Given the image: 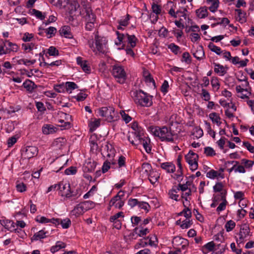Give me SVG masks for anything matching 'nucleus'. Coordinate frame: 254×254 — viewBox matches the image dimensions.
Returning a JSON list of instances; mask_svg holds the SVG:
<instances>
[{"instance_id":"nucleus-15","label":"nucleus","mask_w":254,"mask_h":254,"mask_svg":"<svg viewBox=\"0 0 254 254\" xmlns=\"http://www.w3.org/2000/svg\"><path fill=\"white\" fill-rule=\"evenodd\" d=\"M66 142L65 138L63 137H59L56 138L52 143L53 146L57 149H62L64 147Z\"/></svg>"},{"instance_id":"nucleus-21","label":"nucleus","mask_w":254,"mask_h":254,"mask_svg":"<svg viewBox=\"0 0 254 254\" xmlns=\"http://www.w3.org/2000/svg\"><path fill=\"white\" fill-rule=\"evenodd\" d=\"M23 86L30 92H32L34 89L37 87L34 82L29 79H26L23 83Z\"/></svg>"},{"instance_id":"nucleus-32","label":"nucleus","mask_w":254,"mask_h":254,"mask_svg":"<svg viewBox=\"0 0 254 254\" xmlns=\"http://www.w3.org/2000/svg\"><path fill=\"white\" fill-rule=\"evenodd\" d=\"M178 191L177 188H173L171 190H170L168 192L170 198L172 199H174L176 201H178V197H179V195L177 194Z\"/></svg>"},{"instance_id":"nucleus-45","label":"nucleus","mask_w":254,"mask_h":254,"mask_svg":"<svg viewBox=\"0 0 254 254\" xmlns=\"http://www.w3.org/2000/svg\"><path fill=\"white\" fill-rule=\"evenodd\" d=\"M236 226V223L233 220L228 221L225 225V228L227 232L232 231Z\"/></svg>"},{"instance_id":"nucleus-42","label":"nucleus","mask_w":254,"mask_h":254,"mask_svg":"<svg viewBox=\"0 0 254 254\" xmlns=\"http://www.w3.org/2000/svg\"><path fill=\"white\" fill-rule=\"evenodd\" d=\"M192 134L196 138H199L203 135V132L200 127H196L194 128Z\"/></svg>"},{"instance_id":"nucleus-1","label":"nucleus","mask_w":254,"mask_h":254,"mask_svg":"<svg viewBox=\"0 0 254 254\" xmlns=\"http://www.w3.org/2000/svg\"><path fill=\"white\" fill-rule=\"evenodd\" d=\"M150 128L152 134L158 137L162 141L174 142V137L176 136L174 131L171 130V127H151Z\"/></svg>"},{"instance_id":"nucleus-60","label":"nucleus","mask_w":254,"mask_h":254,"mask_svg":"<svg viewBox=\"0 0 254 254\" xmlns=\"http://www.w3.org/2000/svg\"><path fill=\"white\" fill-rule=\"evenodd\" d=\"M218 172L214 170H211L206 174L207 178L214 179L217 178Z\"/></svg>"},{"instance_id":"nucleus-35","label":"nucleus","mask_w":254,"mask_h":254,"mask_svg":"<svg viewBox=\"0 0 254 254\" xmlns=\"http://www.w3.org/2000/svg\"><path fill=\"white\" fill-rule=\"evenodd\" d=\"M58 189L61 191L64 192H68L69 190H70V185L69 184H63V183H60L59 184H58Z\"/></svg>"},{"instance_id":"nucleus-14","label":"nucleus","mask_w":254,"mask_h":254,"mask_svg":"<svg viewBox=\"0 0 254 254\" xmlns=\"http://www.w3.org/2000/svg\"><path fill=\"white\" fill-rule=\"evenodd\" d=\"M50 235L48 231H45V228L40 230L38 232L34 234V235L31 238V241H37L44 239L48 237Z\"/></svg>"},{"instance_id":"nucleus-53","label":"nucleus","mask_w":254,"mask_h":254,"mask_svg":"<svg viewBox=\"0 0 254 254\" xmlns=\"http://www.w3.org/2000/svg\"><path fill=\"white\" fill-rule=\"evenodd\" d=\"M168 48L175 54L177 55L180 50V48L174 43H171L168 46Z\"/></svg>"},{"instance_id":"nucleus-7","label":"nucleus","mask_w":254,"mask_h":254,"mask_svg":"<svg viewBox=\"0 0 254 254\" xmlns=\"http://www.w3.org/2000/svg\"><path fill=\"white\" fill-rule=\"evenodd\" d=\"M198 158V155L191 151H190L189 153L185 156L186 161L190 165V169L192 171H194L197 169Z\"/></svg>"},{"instance_id":"nucleus-2","label":"nucleus","mask_w":254,"mask_h":254,"mask_svg":"<svg viewBox=\"0 0 254 254\" xmlns=\"http://www.w3.org/2000/svg\"><path fill=\"white\" fill-rule=\"evenodd\" d=\"M98 32L97 31L95 35V47L94 46V42L93 40L88 41V44L93 52H96L97 50L100 53H105L107 50V39L102 37L99 36L98 35Z\"/></svg>"},{"instance_id":"nucleus-46","label":"nucleus","mask_w":254,"mask_h":254,"mask_svg":"<svg viewBox=\"0 0 254 254\" xmlns=\"http://www.w3.org/2000/svg\"><path fill=\"white\" fill-rule=\"evenodd\" d=\"M241 164H243L244 165V167H246V168H251L254 165V161L246 159H243L241 160Z\"/></svg>"},{"instance_id":"nucleus-55","label":"nucleus","mask_w":254,"mask_h":254,"mask_svg":"<svg viewBox=\"0 0 254 254\" xmlns=\"http://www.w3.org/2000/svg\"><path fill=\"white\" fill-rule=\"evenodd\" d=\"M48 53L51 56H56L59 55V51L53 46L49 48Z\"/></svg>"},{"instance_id":"nucleus-49","label":"nucleus","mask_w":254,"mask_h":254,"mask_svg":"<svg viewBox=\"0 0 254 254\" xmlns=\"http://www.w3.org/2000/svg\"><path fill=\"white\" fill-rule=\"evenodd\" d=\"M116 34L118 36L119 42H116L117 45H120L121 43L124 42V40L127 39L126 34L120 33L119 31H116Z\"/></svg>"},{"instance_id":"nucleus-16","label":"nucleus","mask_w":254,"mask_h":254,"mask_svg":"<svg viewBox=\"0 0 254 254\" xmlns=\"http://www.w3.org/2000/svg\"><path fill=\"white\" fill-rule=\"evenodd\" d=\"M214 65V71L215 73L219 74L220 76H223L227 72V67H224L222 65L219 64L213 63Z\"/></svg>"},{"instance_id":"nucleus-5","label":"nucleus","mask_w":254,"mask_h":254,"mask_svg":"<svg viewBox=\"0 0 254 254\" xmlns=\"http://www.w3.org/2000/svg\"><path fill=\"white\" fill-rule=\"evenodd\" d=\"M99 113L100 116L105 117L106 120L109 122L115 121L117 117V113L112 107H102L100 109Z\"/></svg>"},{"instance_id":"nucleus-23","label":"nucleus","mask_w":254,"mask_h":254,"mask_svg":"<svg viewBox=\"0 0 254 254\" xmlns=\"http://www.w3.org/2000/svg\"><path fill=\"white\" fill-rule=\"evenodd\" d=\"M208 4H210L209 9L212 12L216 11L219 6V0H206Z\"/></svg>"},{"instance_id":"nucleus-52","label":"nucleus","mask_w":254,"mask_h":254,"mask_svg":"<svg viewBox=\"0 0 254 254\" xmlns=\"http://www.w3.org/2000/svg\"><path fill=\"white\" fill-rule=\"evenodd\" d=\"M183 61L188 64H190L191 62V58L188 52H184L182 55Z\"/></svg>"},{"instance_id":"nucleus-13","label":"nucleus","mask_w":254,"mask_h":254,"mask_svg":"<svg viewBox=\"0 0 254 254\" xmlns=\"http://www.w3.org/2000/svg\"><path fill=\"white\" fill-rule=\"evenodd\" d=\"M0 223L5 229L11 232L16 231V229L15 228V224L12 221L8 219H2L0 220Z\"/></svg>"},{"instance_id":"nucleus-20","label":"nucleus","mask_w":254,"mask_h":254,"mask_svg":"<svg viewBox=\"0 0 254 254\" xmlns=\"http://www.w3.org/2000/svg\"><path fill=\"white\" fill-rule=\"evenodd\" d=\"M193 56L197 60H201L204 58V51L202 46H199L195 52L193 53Z\"/></svg>"},{"instance_id":"nucleus-56","label":"nucleus","mask_w":254,"mask_h":254,"mask_svg":"<svg viewBox=\"0 0 254 254\" xmlns=\"http://www.w3.org/2000/svg\"><path fill=\"white\" fill-rule=\"evenodd\" d=\"M77 172V169L76 167L71 166L69 167L68 168L66 169L64 173L67 175H74Z\"/></svg>"},{"instance_id":"nucleus-41","label":"nucleus","mask_w":254,"mask_h":254,"mask_svg":"<svg viewBox=\"0 0 254 254\" xmlns=\"http://www.w3.org/2000/svg\"><path fill=\"white\" fill-rule=\"evenodd\" d=\"M32 13L38 19L42 20H44L46 17L45 13H43L39 10H36L35 9H33L32 10Z\"/></svg>"},{"instance_id":"nucleus-30","label":"nucleus","mask_w":254,"mask_h":254,"mask_svg":"<svg viewBox=\"0 0 254 254\" xmlns=\"http://www.w3.org/2000/svg\"><path fill=\"white\" fill-rule=\"evenodd\" d=\"M208 11L205 7H201L196 10L197 16L200 18H203L207 16Z\"/></svg>"},{"instance_id":"nucleus-8","label":"nucleus","mask_w":254,"mask_h":254,"mask_svg":"<svg viewBox=\"0 0 254 254\" xmlns=\"http://www.w3.org/2000/svg\"><path fill=\"white\" fill-rule=\"evenodd\" d=\"M38 153L37 147L34 146H27L23 148L21 155L24 159H29L36 156Z\"/></svg>"},{"instance_id":"nucleus-22","label":"nucleus","mask_w":254,"mask_h":254,"mask_svg":"<svg viewBox=\"0 0 254 254\" xmlns=\"http://www.w3.org/2000/svg\"><path fill=\"white\" fill-rule=\"evenodd\" d=\"M159 178L160 174L156 171H152L149 174V180L153 185L158 181Z\"/></svg>"},{"instance_id":"nucleus-17","label":"nucleus","mask_w":254,"mask_h":254,"mask_svg":"<svg viewBox=\"0 0 254 254\" xmlns=\"http://www.w3.org/2000/svg\"><path fill=\"white\" fill-rule=\"evenodd\" d=\"M80 191V189H76L74 191L71 190V189H70V190H69L68 192H64L63 193H62V195L65 196V197L67 198H69L72 197H74V198H77L81 195Z\"/></svg>"},{"instance_id":"nucleus-39","label":"nucleus","mask_w":254,"mask_h":254,"mask_svg":"<svg viewBox=\"0 0 254 254\" xmlns=\"http://www.w3.org/2000/svg\"><path fill=\"white\" fill-rule=\"evenodd\" d=\"M100 125V120L99 119L96 120L94 122L90 123L89 127H90V132L94 131Z\"/></svg>"},{"instance_id":"nucleus-54","label":"nucleus","mask_w":254,"mask_h":254,"mask_svg":"<svg viewBox=\"0 0 254 254\" xmlns=\"http://www.w3.org/2000/svg\"><path fill=\"white\" fill-rule=\"evenodd\" d=\"M138 206L139 208L144 209L148 212L150 208V205L147 202L144 201L139 202Z\"/></svg>"},{"instance_id":"nucleus-9","label":"nucleus","mask_w":254,"mask_h":254,"mask_svg":"<svg viewBox=\"0 0 254 254\" xmlns=\"http://www.w3.org/2000/svg\"><path fill=\"white\" fill-rule=\"evenodd\" d=\"M79 14L83 15L86 22L96 21V16L89 7H84L82 11H79Z\"/></svg>"},{"instance_id":"nucleus-18","label":"nucleus","mask_w":254,"mask_h":254,"mask_svg":"<svg viewBox=\"0 0 254 254\" xmlns=\"http://www.w3.org/2000/svg\"><path fill=\"white\" fill-rule=\"evenodd\" d=\"M161 167L169 173H174L176 169L175 166L171 162L162 163L161 164Z\"/></svg>"},{"instance_id":"nucleus-64","label":"nucleus","mask_w":254,"mask_h":254,"mask_svg":"<svg viewBox=\"0 0 254 254\" xmlns=\"http://www.w3.org/2000/svg\"><path fill=\"white\" fill-rule=\"evenodd\" d=\"M71 212L72 213L73 215H74L76 217L79 216L83 213V212L81 211V209L79 208L78 205H77L74 207V208L72 210Z\"/></svg>"},{"instance_id":"nucleus-25","label":"nucleus","mask_w":254,"mask_h":254,"mask_svg":"<svg viewBox=\"0 0 254 254\" xmlns=\"http://www.w3.org/2000/svg\"><path fill=\"white\" fill-rule=\"evenodd\" d=\"M129 15L128 14L127 15V16L124 18L121 19L120 20H118V23L119 24V26H118V29H122V26H127L129 24Z\"/></svg>"},{"instance_id":"nucleus-48","label":"nucleus","mask_w":254,"mask_h":254,"mask_svg":"<svg viewBox=\"0 0 254 254\" xmlns=\"http://www.w3.org/2000/svg\"><path fill=\"white\" fill-rule=\"evenodd\" d=\"M60 224H61L63 228L67 229L71 225V221L69 218H65L63 220H61Z\"/></svg>"},{"instance_id":"nucleus-28","label":"nucleus","mask_w":254,"mask_h":254,"mask_svg":"<svg viewBox=\"0 0 254 254\" xmlns=\"http://www.w3.org/2000/svg\"><path fill=\"white\" fill-rule=\"evenodd\" d=\"M65 246L66 245L64 243L58 241L57 242L55 246L51 247L50 250L52 253H55V252L58 251L59 250L62 248H64Z\"/></svg>"},{"instance_id":"nucleus-37","label":"nucleus","mask_w":254,"mask_h":254,"mask_svg":"<svg viewBox=\"0 0 254 254\" xmlns=\"http://www.w3.org/2000/svg\"><path fill=\"white\" fill-rule=\"evenodd\" d=\"M143 76L145 80L147 82H152L153 85H155V82L153 78L151 77L150 73L147 70H144L143 72Z\"/></svg>"},{"instance_id":"nucleus-63","label":"nucleus","mask_w":254,"mask_h":254,"mask_svg":"<svg viewBox=\"0 0 254 254\" xmlns=\"http://www.w3.org/2000/svg\"><path fill=\"white\" fill-rule=\"evenodd\" d=\"M120 113L123 120L126 123H128L131 121V118L128 114H126L124 111H122Z\"/></svg>"},{"instance_id":"nucleus-31","label":"nucleus","mask_w":254,"mask_h":254,"mask_svg":"<svg viewBox=\"0 0 254 254\" xmlns=\"http://www.w3.org/2000/svg\"><path fill=\"white\" fill-rule=\"evenodd\" d=\"M192 182L190 181H187L186 183L184 184H181L180 183L177 187V190H181L182 191H186L189 189H190V188H189V187L190 186Z\"/></svg>"},{"instance_id":"nucleus-6","label":"nucleus","mask_w":254,"mask_h":254,"mask_svg":"<svg viewBox=\"0 0 254 254\" xmlns=\"http://www.w3.org/2000/svg\"><path fill=\"white\" fill-rule=\"evenodd\" d=\"M125 195V192L120 190L117 194L114 196L110 201L109 209L111 206H114L116 208L121 209L124 205L125 202L123 200V197Z\"/></svg>"},{"instance_id":"nucleus-24","label":"nucleus","mask_w":254,"mask_h":254,"mask_svg":"<svg viewBox=\"0 0 254 254\" xmlns=\"http://www.w3.org/2000/svg\"><path fill=\"white\" fill-rule=\"evenodd\" d=\"M56 131V128L51 125H46L42 127V131L45 134H48L55 132Z\"/></svg>"},{"instance_id":"nucleus-43","label":"nucleus","mask_w":254,"mask_h":254,"mask_svg":"<svg viewBox=\"0 0 254 254\" xmlns=\"http://www.w3.org/2000/svg\"><path fill=\"white\" fill-rule=\"evenodd\" d=\"M45 30V33L47 35H50V36H48V38H50L52 37L55 36V34L57 32V29L54 27H50L48 28L44 29Z\"/></svg>"},{"instance_id":"nucleus-59","label":"nucleus","mask_w":254,"mask_h":254,"mask_svg":"<svg viewBox=\"0 0 254 254\" xmlns=\"http://www.w3.org/2000/svg\"><path fill=\"white\" fill-rule=\"evenodd\" d=\"M151 8L152 11L156 14H159L161 13V6L154 2L152 4Z\"/></svg>"},{"instance_id":"nucleus-4","label":"nucleus","mask_w":254,"mask_h":254,"mask_svg":"<svg viewBox=\"0 0 254 254\" xmlns=\"http://www.w3.org/2000/svg\"><path fill=\"white\" fill-rule=\"evenodd\" d=\"M112 73L116 81L123 84L127 79V74L123 66L116 64L112 66Z\"/></svg>"},{"instance_id":"nucleus-38","label":"nucleus","mask_w":254,"mask_h":254,"mask_svg":"<svg viewBox=\"0 0 254 254\" xmlns=\"http://www.w3.org/2000/svg\"><path fill=\"white\" fill-rule=\"evenodd\" d=\"M209 117L212 121L216 123L218 126H220L221 125V122L220 121V118L217 113H213L210 114L209 115Z\"/></svg>"},{"instance_id":"nucleus-34","label":"nucleus","mask_w":254,"mask_h":254,"mask_svg":"<svg viewBox=\"0 0 254 254\" xmlns=\"http://www.w3.org/2000/svg\"><path fill=\"white\" fill-rule=\"evenodd\" d=\"M208 48L213 52L217 55H220L222 53L221 48L215 46L212 42H210L208 45Z\"/></svg>"},{"instance_id":"nucleus-58","label":"nucleus","mask_w":254,"mask_h":254,"mask_svg":"<svg viewBox=\"0 0 254 254\" xmlns=\"http://www.w3.org/2000/svg\"><path fill=\"white\" fill-rule=\"evenodd\" d=\"M185 208L183 210V214L186 219H189L191 217V212L190 210L184 203Z\"/></svg>"},{"instance_id":"nucleus-26","label":"nucleus","mask_w":254,"mask_h":254,"mask_svg":"<svg viewBox=\"0 0 254 254\" xmlns=\"http://www.w3.org/2000/svg\"><path fill=\"white\" fill-rule=\"evenodd\" d=\"M127 40V43L130 44L132 48L135 47L136 44L137 38L133 35H130L127 33H126Z\"/></svg>"},{"instance_id":"nucleus-44","label":"nucleus","mask_w":254,"mask_h":254,"mask_svg":"<svg viewBox=\"0 0 254 254\" xmlns=\"http://www.w3.org/2000/svg\"><path fill=\"white\" fill-rule=\"evenodd\" d=\"M80 6L78 2L73 1L70 4L69 9L70 10V13L72 14L73 12H75L79 8Z\"/></svg>"},{"instance_id":"nucleus-47","label":"nucleus","mask_w":254,"mask_h":254,"mask_svg":"<svg viewBox=\"0 0 254 254\" xmlns=\"http://www.w3.org/2000/svg\"><path fill=\"white\" fill-rule=\"evenodd\" d=\"M204 153L207 156H213L216 154L214 149L210 147H205Z\"/></svg>"},{"instance_id":"nucleus-10","label":"nucleus","mask_w":254,"mask_h":254,"mask_svg":"<svg viewBox=\"0 0 254 254\" xmlns=\"http://www.w3.org/2000/svg\"><path fill=\"white\" fill-rule=\"evenodd\" d=\"M250 229L249 226L246 225L243 226L238 234L239 238L237 239V243L238 244L243 243L247 237L250 235Z\"/></svg>"},{"instance_id":"nucleus-62","label":"nucleus","mask_w":254,"mask_h":254,"mask_svg":"<svg viewBox=\"0 0 254 254\" xmlns=\"http://www.w3.org/2000/svg\"><path fill=\"white\" fill-rule=\"evenodd\" d=\"M149 233V230L146 228L141 227V229L138 230L137 234L139 237H143Z\"/></svg>"},{"instance_id":"nucleus-19","label":"nucleus","mask_w":254,"mask_h":254,"mask_svg":"<svg viewBox=\"0 0 254 254\" xmlns=\"http://www.w3.org/2000/svg\"><path fill=\"white\" fill-rule=\"evenodd\" d=\"M70 28L68 26H64L62 27L59 30L60 35L62 36H64L65 38H71L72 35L70 32Z\"/></svg>"},{"instance_id":"nucleus-51","label":"nucleus","mask_w":254,"mask_h":254,"mask_svg":"<svg viewBox=\"0 0 254 254\" xmlns=\"http://www.w3.org/2000/svg\"><path fill=\"white\" fill-rule=\"evenodd\" d=\"M120 217H124L123 212H120L113 216H111L110 218V220L112 222H115L116 221H119L120 220H118V218H120Z\"/></svg>"},{"instance_id":"nucleus-40","label":"nucleus","mask_w":254,"mask_h":254,"mask_svg":"<svg viewBox=\"0 0 254 254\" xmlns=\"http://www.w3.org/2000/svg\"><path fill=\"white\" fill-rule=\"evenodd\" d=\"M6 43L7 44V46L10 47L9 51L12 52H17L19 49V47L15 43H13L11 42L6 40L4 42V45L6 46Z\"/></svg>"},{"instance_id":"nucleus-50","label":"nucleus","mask_w":254,"mask_h":254,"mask_svg":"<svg viewBox=\"0 0 254 254\" xmlns=\"http://www.w3.org/2000/svg\"><path fill=\"white\" fill-rule=\"evenodd\" d=\"M77 85L73 82H66L65 84V88L66 90H74L77 88Z\"/></svg>"},{"instance_id":"nucleus-11","label":"nucleus","mask_w":254,"mask_h":254,"mask_svg":"<svg viewBox=\"0 0 254 254\" xmlns=\"http://www.w3.org/2000/svg\"><path fill=\"white\" fill-rule=\"evenodd\" d=\"M134 136H135V141H139L141 145H143L144 149L147 153H150L151 151V147L150 146V139L146 138L145 139L140 137V136L138 135H136V133L134 134Z\"/></svg>"},{"instance_id":"nucleus-36","label":"nucleus","mask_w":254,"mask_h":254,"mask_svg":"<svg viewBox=\"0 0 254 254\" xmlns=\"http://www.w3.org/2000/svg\"><path fill=\"white\" fill-rule=\"evenodd\" d=\"M235 11L237 12L239 17V21L241 23H244L246 21V13L243 11L241 9H237Z\"/></svg>"},{"instance_id":"nucleus-57","label":"nucleus","mask_w":254,"mask_h":254,"mask_svg":"<svg viewBox=\"0 0 254 254\" xmlns=\"http://www.w3.org/2000/svg\"><path fill=\"white\" fill-rule=\"evenodd\" d=\"M205 126H206V128L207 130V132L211 135V136L214 138L215 137V132L214 131H213L212 129H211V126H210V123L207 122H205Z\"/></svg>"},{"instance_id":"nucleus-12","label":"nucleus","mask_w":254,"mask_h":254,"mask_svg":"<svg viewBox=\"0 0 254 254\" xmlns=\"http://www.w3.org/2000/svg\"><path fill=\"white\" fill-rule=\"evenodd\" d=\"M214 192H220L221 197L226 196L227 190L225 188V185L222 182H217L213 187Z\"/></svg>"},{"instance_id":"nucleus-61","label":"nucleus","mask_w":254,"mask_h":254,"mask_svg":"<svg viewBox=\"0 0 254 254\" xmlns=\"http://www.w3.org/2000/svg\"><path fill=\"white\" fill-rule=\"evenodd\" d=\"M85 209L87 211L94 206V203L92 201H85L82 202Z\"/></svg>"},{"instance_id":"nucleus-3","label":"nucleus","mask_w":254,"mask_h":254,"mask_svg":"<svg viewBox=\"0 0 254 254\" xmlns=\"http://www.w3.org/2000/svg\"><path fill=\"white\" fill-rule=\"evenodd\" d=\"M134 100L136 104L144 107H149L152 104V97L140 90L133 92Z\"/></svg>"},{"instance_id":"nucleus-29","label":"nucleus","mask_w":254,"mask_h":254,"mask_svg":"<svg viewBox=\"0 0 254 254\" xmlns=\"http://www.w3.org/2000/svg\"><path fill=\"white\" fill-rule=\"evenodd\" d=\"M149 239V236L144 237L143 239H140L134 246L135 249H138L141 247H144L148 245L147 240Z\"/></svg>"},{"instance_id":"nucleus-33","label":"nucleus","mask_w":254,"mask_h":254,"mask_svg":"<svg viewBox=\"0 0 254 254\" xmlns=\"http://www.w3.org/2000/svg\"><path fill=\"white\" fill-rule=\"evenodd\" d=\"M215 244L213 241L209 242L205 245L202 248V251L204 253H207V251H212L214 249Z\"/></svg>"},{"instance_id":"nucleus-27","label":"nucleus","mask_w":254,"mask_h":254,"mask_svg":"<svg viewBox=\"0 0 254 254\" xmlns=\"http://www.w3.org/2000/svg\"><path fill=\"white\" fill-rule=\"evenodd\" d=\"M221 200L222 202L220 203L219 206L216 208V211L219 213L220 212L226 209V205L228 204V201L226 199V196L221 197Z\"/></svg>"}]
</instances>
